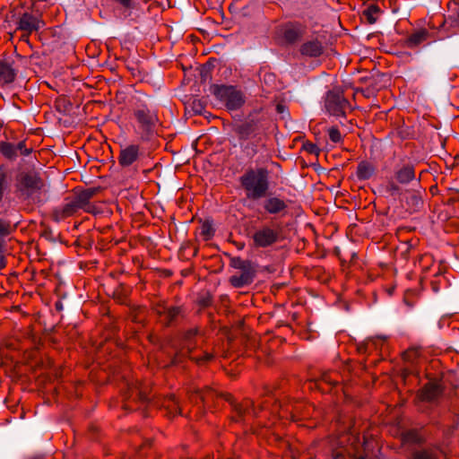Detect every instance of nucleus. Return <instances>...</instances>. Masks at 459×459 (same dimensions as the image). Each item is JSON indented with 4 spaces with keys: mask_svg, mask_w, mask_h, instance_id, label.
I'll list each match as a JSON object with an SVG mask.
<instances>
[{
    "mask_svg": "<svg viewBox=\"0 0 459 459\" xmlns=\"http://www.w3.org/2000/svg\"><path fill=\"white\" fill-rule=\"evenodd\" d=\"M239 182L247 199H261L269 189V171L264 168L249 169L239 178Z\"/></svg>",
    "mask_w": 459,
    "mask_h": 459,
    "instance_id": "f257e3e1",
    "label": "nucleus"
},
{
    "mask_svg": "<svg viewBox=\"0 0 459 459\" xmlns=\"http://www.w3.org/2000/svg\"><path fill=\"white\" fill-rule=\"evenodd\" d=\"M231 265L238 270L230 278V284L235 288H243L251 284L256 275V267L249 260L235 257L231 260Z\"/></svg>",
    "mask_w": 459,
    "mask_h": 459,
    "instance_id": "f03ea898",
    "label": "nucleus"
},
{
    "mask_svg": "<svg viewBox=\"0 0 459 459\" xmlns=\"http://www.w3.org/2000/svg\"><path fill=\"white\" fill-rule=\"evenodd\" d=\"M134 115L138 124V134L142 140H148L153 134L158 123V117L147 105L141 103L134 108Z\"/></svg>",
    "mask_w": 459,
    "mask_h": 459,
    "instance_id": "7ed1b4c3",
    "label": "nucleus"
},
{
    "mask_svg": "<svg viewBox=\"0 0 459 459\" xmlns=\"http://www.w3.org/2000/svg\"><path fill=\"white\" fill-rule=\"evenodd\" d=\"M325 108L327 113L337 117H345L347 111L351 109L350 102L340 89H333L327 92Z\"/></svg>",
    "mask_w": 459,
    "mask_h": 459,
    "instance_id": "20e7f679",
    "label": "nucleus"
},
{
    "mask_svg": "<svg viewBox=\"0 0 459 459\" xmlns=\"http://www.w3.org/2000/svg\"><path fill=\"white\" fill-rule=\"evenodd\" d=\"M214 94L230 110L238 109L244 104L242 93L233 86H216Z\"/></svg>",
    "mask_w": 459,
    "mask_h": 459,
    "instance_id": "39448f33",
    "label": "nucleus"
},
{
    "mask_svg": "<svg viewBox=\"0 0 459 459\" xmlns=\"http://www.w3.org/2000/svg\"><path fill=\"white\" fill-rule=\"evenodd\" d=\"M196 335V330H189L184 337V341L182 343V347L180 348L179 352L176 355V358L173 360V363L177 364L180 360V357L189 356L192 360H195L198 364L204 363L205 361L210 360L212 356L209 353H204L203 357H197L192 354V351L195 347V342L193 341L194 337Z\"/></svg>",
    "mask_w": 459,
    "mask_h": 459,
    "instance_id": "423d86ee",
    "label": "nucleus"
},
{
    "mask_svg": "<svg viewBox=\"0 0 459 459\" xmlns=\"http://www.w3.org/2000/svg\"><path fill=\"white\" fill-rule=\"evenodd\" d=\"M238 133L239 140L241 141L240 145L244 152H246L248 156H254L257 152L255 144L254 143H247L246 144L244 142L252 138L258 137L260 131L257 126L254 123L247 122L239 126Z\"/></svg>",
    "mask_w": 459,
    "mask_h": 459,
    "instance_id": "0eeeda50",
    "label": "nucleus"
},
{
    "mask_svg": "<svg viewBox=\"0 0 459 459\" xmlns=\"http://www.w3.org/2000/svg\"><path fill=\"white\" fill-rule=\"evenodd\" d=\"M280 231L277 228L263 225L253 234V241L254 245L256 247H267L274 243H276L279 239Z\"/></svg>",
    "mask_w": 459,
    "mask_h": 459,
    "instance_id": "6e6552de",
    "label": "nucleus"
},
{
    "mask_svg": "<svg viewBox=\"0 0 459 459\" xmlns=\"http://www.w3.org/2000/svg\"><path fill=\"white\" fill-rule=\"evenodd\" d=\"M45 25L44 22L38 15L30 13H24L18 21V30H22L26 36L38 31Z\"/></svg>",
    "mask_w": 459,
    "mask_h": 459,
    "instance_id": "1a4fd4ad",
    "label": "nucleus"
},
{
    "mask_svg": "<svg viewBox=\"0 0 459 459\" xmlns=\"http://www.w3.org/2000/svg\"><path fill=\"white\" fill-rule=\"evenodd\" d=\"M143 154L137 144H129L120 150L118 161L122 167H128L134 164Z\"/></svg>",
    "mask_w": 459,
    "mask_h": 459,
    "instance_id": "9d476101",
    "label": "nucleus"
},
{
    "mask_svg": "<svg viewBox=\"0 0 459 459\" xmlns=\"http://www.w3.org/2000/svg\"><path fill=\"white\" fill-rule=\"evenodd\" d=\"M394 178L402 185H406L415 179L414 167L411 164H403L394 169Z\"/></svg>",
    "mask_w": 459,
    "mask_h": 459,
    "instance_id": "9b49d317",
    "label": "nucleus"
},
{
    "mask_svg": "<svg viewBox=\"0 0 459 459\" xmlns=\"http://www.w3.org/2000/svg\"><path fill=\"white\" fill-rule=\"evenodd\" d=\"M430 37V33L426 29H420L410 34L405 39L404 45L409 48H414L427 41Z\"/></svg>",
    "mask_w": 459,
    "mask_h": 459,
    "instance_id": "f8f14e48",
    "label": "nucleus"
},
{
    "mask_svg": "<svg viewBox=\"0 0 459 459\" xmlns=\"http://www.w3.org/2000/svg\"><path fill=\"white\" fill-rule=\"evenodd\" d=\"M277 33L278 36L281 38L284 41L288 43H292L299 39L300 35V30L298 26L291 23H288L281 26L278 29Z\"/></svg>",
    "mask_w": 459,
    "mask_h": 459,
    "instance_id": "ddd939ff",
    "label": "nucleus"
},
{
    "mask_svg": "<svg viewBox=\"0 0 459 459\" xmlns=\"http://www.w3.org/2000/svg\"><path fill=\"white\" fill-rule=\"evenodd\" d=\"M21 186L22 189L27 191L28 195L39 190L42 186L40 178L34 173L25 174L22 177Z\"/></svg>",
    "mask_w": 459,
    "mask_h": 459,
    "instance_id": "4468645a",
    "label": "nucleus"
},
{
    "mask_svg": "<svg viewBox=\"0 0 459 459\" xmlns=\"http://www.w3.org/2000/svg\"><path fill=\"white\" fill-rule=\"evenodd\" d=\"M16 69L13 63L7 60L0 61V82L8 84L14 81L16 77Z\"/></svg>",
    "mask_w": 459,
    "mask_h": 459,
    "instance_id": "2eb2a0df",
    "label": "nucleus"
},
{
    "mask_svg": "<svg viewBox=\"0 0 459 459\" xmlns=\"http://www.w3.org/2000/svg\"><path fill=\"white\" fill-rule=\"evenodd\" d=\"M263 206L268 213L276 214L285 210L287 204L278 197H270L264 202Z\"/></svg>",
    "mask_w": 459,
    "mask_h": 459,
    "instance_id": "dca6fc26",
    "label": "nucleus"
},
{
    "mask_svg": "<svg viewBox=\"0 0 459 459\" xmlns=\"http://www.w3.org/2000/svg\"><path fill=\"white\" fill-rule=\"evenodd\" d=\"M441 393L439 385L428 383L420 392V397L424 401H434Z\"/></svg>",
    "mask_w": 459,
    "mask_h": 459,
    "instance_id": "f3484780",
    "label": "nucleus"
},
{
    "mask_svg": "<svg viewBox=\"0 0 459 459\" xmlns=\"http://www.w3.org/2000/svg\"><path fill=\"white\" fill-rule=\"evenodd\" d=\"M322 51V45L317 40L307 41L301 47V53L309 56H318Z\"/></svg>",
    "mask_w": 459,
    "mask_h": 459,
    "instance_id": "a211bd4d",
    "label": "nucleus"
},
{
    "mask_svg": "<svg viewBox=\"0 0 459 459\" xmlns=\"http://www.w3.org/2000/svg\"><path fill=\"white\" fill-rule=\"evenodd\" d=\"M157 313L164 316L167 323H171L180 315L181 309L178 307L160 306L157 308Z\"/></svg>",
    "mask_w": 459,
    "mask_h": 459,
    "instance_id": "6ab92c4d",
    "label": "nucleus"
},
{
    "mask_svg": "<svg viewBox=\"0 0 459 459\" xmlns=\"http://www.w3.org/2000/svg\"><path fill=\"white\" fill-rule=\"evenodd\" d=\"M375 172V167L368 162L361 161L357 168V177L359 180L369 179Z\"/></svg>",
    "mask_w": 459,
    "mask_h": 459,
    "instance_id": "aec40b11",
    "label": "nucleus"
},
{
    "mask_svg": "<svg viewBox=\"0 0 459 459\" xmlns=\"http://www.w3.org/2000/svg\"><path fill=\"white\" fill-rule=\"evenodd\" d=\"M162 406H164L170 414L175 415L180 413L178 401L174 394L166 397L162 403Z\"/></svg>",
    "mask_w": 459,
    "mask_h": 459,
    "instance_id": "412c9836",
    "label": "nucleus"
},
{
    "mask_svg": "<svg viewBox=\"0 0 459 459\" xmlns=\"http://www.w3.org/2000/svg\"><path fill=\"white\" fill-rule=\"evenodd\" d=\"M11 184V178L7 175L3 167H0V203L2 202L4 194L9 189Z\"/></svg>",
    "mask_w": 459,
    "mask_h": 459,
    "instance_id": "4be33fe9",
    "label": "nucleus"
},
{
    "mask_svg": "<svg viewBox=\"0 0 459 459\" xmlns=\"http://www.w3.org/2000/svg\"><path fill=\"white\" fill-rule=\"evenodd\" d=\"M0 152L4 157L8 159H13L17 157L16 147L11 143L2 142L0 143Z\"/></svg>",
    "mask_w": 459,
    "mask_h": 459,
    "instance_id": "5701e85b",
    "label": "nucleus"
},
{
    "mask_svg": "<svg viewBox=\"0 0 459 459\" xmlns=\"http://www.w3.org/2000/svg\"><path fill=\"white\" fill-rule=\"evenodd\" d=\"M379 13V7L375 4L368 5L367 9L364 11V14L370 23H374L377 21Z\"/></svg>",
    "mask_w": 459,
    "mask_h": 459,
    "instance_id": "b1692460",
    "label": "nucleus"
},
{
    "mask_svg": "<svg viewBox=\"0 0 459 459\" xmlns=\"http://www.w3.org/2000/svg\"><path fill=\"white\" fill-rule=\"evenodd\" d=\"M420 441V437L418 433L414 430L408 431L403 435V444H414L419 443Z\"/></svg>",
    "mask_w": 459,
    "mask_h": 459,
    "instance_id": "393cba45",
    "label": "nucleus"
},
{
    "mask_svg": "<svg viewBox=\"0 0 459 459\" xmlns=\"http://www.w3.org/2000/svg\"><path fill=\"white\" fill-rule=\"evenodd\" d=\"M79 207L81 206L77 202H70L65 204L62 208L63 216H71Z\"/></svg>",
    "mask_w": 459,
    "mask_h": 459,
    "instance_id": "a878e982",
    "label": "nucleus"
},
{
    "mask_svg": "<svg viewBox=\"0 0 459 459\" xmlns=\"http://www.w3.org/2000/svg\"><path fill=\"white\" fill-rule=\"evenodd\" d=\"M385 191L392 196H399L402 195V188L394 181H390L386 185Z\"/></svg>",
    "mask_w": 459,
    "mask_h": 459,
    "instance_id": "bb28decb",
    "label": "nucleus"
},
{
    "mask_svg": "<svg viewBox=\"0 0 459 459\" xmlns=\"http://www.w3.org/2000/svg\"><path fill=\"white\" fill-rule=\"evenodd\" d=\"M412 459H437V456L432 451L420 450L414 452Z\"/></svg>",
    "mask_w": 459,
    "mask_h": 459,
    "instance_id": "cd10ccee",
    "label": "nucleus"
},
{
    "mask_svg": "<svg viewBox=\"0 0 459 459\" xmlns=\"http://www.w3.org/2000/svg\"><path fill=\"white\" fill-rule=\"evenodd\" d=\"M407 203L411 204L415 209L422 204L421 196L420 193H411L410 197H407Z\"/></svg>",
    "mask_w": 459,
    "mask_h": 459,
    "instance_id": "c85d7f7f",
    "label": "nucleus"
},
{
    "mask_svg": "<svg viewBox=\"0 0 459 459\" xmlns=\"http://www.w3.org/2000/svg\"><path fill=\"white\" fill-rule=\"evenodd\" d=\"M328 135H329V138L330 140L333 143H338L340 142H342V134L340 133V131L336 128V127H331L328 129Z\"/></svg>",
    "mask_w": 459,
    "mask_h": 459,
    "instance_id": "c756f323",
    "label": "nucleus"
},
{
    "mask_svg": "<svg viewBox=\"0 0 459 459\" xmlns=\"http://www.w3.org/2000/svg\"><path fill=\"white\" fill-rule=\"evenodd\" d=\"M201 234L205 239H210L213 235V230L209 223H204L201 227Z\"/></svg>",
    "mask_w": 459,
    "mask_h": 459,
    "instance_id": "7c9ffc66",
    "label": "nucleus"
},
{
    "mask_svg": "<svg viewBox=\"0 0 459 459\" xmlns=\"http://www.w3.org/2000/svg\"><path fill=\"white\" fill-rule=\"evenodd\" d=\"M92 194H93L92 191H90V190L82 193L78 196V200H77V203L79 204V205L82 207L83 204L88 203V201L91 198Z\"/></svg>",
    "mask_w": 459,
    "mask_h": 459,
    "instance_id": "2f4dec72",
    "label": "nucleus"
},
{
    "mask_svg": "<svg viewBox=\"0 0 459 459\" xmlns=\"http://www.w3.org/2000/svg\"><path fill=\"white\" fill-rule=\"evenodd\" d=\"M16 152H20L22 155H29L30 153V149L26 147L25 142H20L15 145Z\"/></svg>",
    "mask_w": 459,
    "mask_h": 459,
    "instance_id": "473e14b6",
    "label": "nucleus"
},
{
    "mask_svg": "<svg viewBox=\"0 0 459 459\" xmlns=\"http://www.w3.org/2000/svg\"><path fill=\"white\" fill-rule=\"evenodd\" d=\"M304 148L309 153H317V152H318L317 146L313 143H306L304 145Z\"/></svg>",
    "mask_w": 459,
    "mask_h": 459,
    "instance_id": "72a5a7b5",
    "label": "nucleus"
},
{
    "mask_svg": "<svg viewBox=\"0 0 459 459\" xmlns=\"http://www.w3.org/2000/svg\"><path fill=\"white\" fill-rule=\"evenodd\" d=\"M5 266L4 257L0 254V270Z\"/></svg>",
    "mask_w": 459,
    "mask_h": 459,
    "instance_id": "f704fd0d",
    "label": "nucleus"
},
{
    "mask_svg": "<svg viewBox=\"0 0 459 459\" xmlns=\"http://www.w3.org/2000/svg\"><path fill=\"white\" fill-rule=\"evenodd\" d=\"M455 22L459 25V7L457 8L456 13H455Z\"/></svg>",
    "mask_w": 459,
    "mask_h": 459,
    "instance_id": "c9c22d12",
    "label": "nucleus"
},
{
    "mask_svg": "<svg viewBox=\"0 0 459 459\" xmlns=\"http://www.w3.org/2000/svg\"><path fill=\"white\" fill-rule=\"evenodd\" d=\"M277 110H278L279 112H282V110H283V107H282L281 105H278V106H277Z\"/></svg>",
    "mask_w": 459,
    "mask_h": 459,
    "instance_id": "e433bc0d",
    "label": "nucleus"
}]
</instances>
